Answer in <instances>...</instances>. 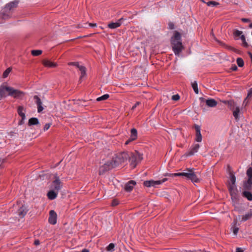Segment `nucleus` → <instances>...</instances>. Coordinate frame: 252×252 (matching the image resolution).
Listing matches in <instances>:
<instances>
[{"label":"nucleus","instance_id":"obj_4","mask_svg":"<svg viewBox=\"0 0 252 252\" xmlns=\"http://www.w3.org/2000/svg\"><path fill=\"white\" fill-rule=\"evenodd\" d=\"M19 1L15 0L7 3L1 10V20H7L11 18L13 9L18 6Z\"/></svg>","mask_w":252,"mask_h":252},{"label":"nucleus","instance_id":"obj_7","mask_svg":"<svg viewBox=\"0 0 252 252\" xmlns=\"http://www.w3.org/2000/svg\"><path fill=\"white\" fill-rule=\"evenodd\" d=\"M248 179L243 182V188L245 190H250L252 188V167H249L246 172Z\"/></svg>","mask_w":252,"mask_h":252},{"label":"nucleus","instance_id":"obj_27","mask_svg":"<svg viewBox=\"0 0 252 252\" xmlns=\"http://www.w3.org/2000/svg\"><path fill=\"white\" fill-rule=\"evenodd\" d=\"M130 138H131V140H136L137 137V130L133 128L131 129L130 131Z\"/></svg>","mask_w":252,"mask_h":252},{"label":"nucleus","instance_id":"obj_16","mask_svg":"<svg viewBox=\"0 0 252 252\" xmlns=\"http://www.w3.org/2000/svg\"><path fill=\"white\" fill-rule=\"evenodd\" d=\"M136 183L135 181L130 180L128 183L126 184L125 186V190L127 192H130L133 188V187L136 185Z\"/></svg>","mask_w":252,"mask_h":252},{"label":"nucleus","instance_id":"obj_28","mask_svg":"<svg viewBox=\"0 0 252 252\" xmlns=\"http://www.w3.org/2000/svg\"><path fill=\"white\" fill-rule=\"evenodd\" d=\"M233 115L234 117L236 120L238 121L239 119V114L240 113V108L239 107H236V109L234 110H232Z\"/></svg>","mask_w":252,"mask_h":252},{"label":"nucleus","instance_id":"obj_59","mask_svg":"<svg viewBox=\"0 0 252 252\" xmlns=\"http://www.w3.org/2000/svg\"><path fill=\"white\" fill-rule=\"evenodd\" d=\"M248 98V97H247L245 99V100H244V102H243V104H245V105H247V103H248V101H247V100Z\"/></svg>","mask_w":252,"mask_h":252},{"label":"nucleus","instance_id":"obj_15","mask_svg":"<svg viewBox=\"0 0 252 252\" xmlns=\"http://www.w3.org/2000/svg\"><path fill=\"white\" fill-rule=\"evenodd\" d=\"M199 147V144H195L188 153H186L184 155V156L186 157H188L193 155L195 153H196L198 151Z\"/></svg>","mask_w":252,"mask_h":252},{"label":"nucleus","instance_id":"obj_19","mask_svg":"<svg viewBox=\"0 0 252 252\" xmlns=\"http://www.w3.org/2000/svg\"><path fill=\"white\" fill-rule=\"evenodd\" d=\"M225 104H227L229 109L231 110H234L236 109V104L233 100H224L222 101Z\"/></svg>","mask_w":252,"mask_h":252},{"label":"nucleus","instance_id":"obj_38","mask_svg":"<svg viewBox=\"0 0 252 252\" xmlns=\"http://www.w3.org/2000/svg\"><path fill=\"white\" fill-rule=\"evenodd\" d=\"M238 66L242 67L244 65V62L243 60L241 58H238L236 60Z\"/></svg>","mask_w":252,"mask_h":252},{"label":"nucleus","instance_id":"obj_29","mask_svg":"<svg viewBox=\"0 0 252 252\" xmlns=\"http://www.w3.org/2000/svg\"><path fill=\"white\" fill-rule=\"evenodd\" d=\"M252 218V211L250 210V212L246 214L245 215L243 216L242 220L243 221H245Z\"/></svg>","mask_w":252,"mask_h":252},{"label":"nucleus","instance_id":"obj_5","mask_svg":"<svg viewBox=\"0 0 252 252\" xmlns=\"http://www.w3.org/2000/svg\"><path fill=\"white\" fill-rule=\"evenodd\" d=\"M230 182L228 183L227 188L232 199H236L237 198L238 190L235 185L236 177L233 172L229 173Z\"/></svg>","mask_w":252,"mask_h":252},{"label":"nucleus","instance_id":"obj_35","mask_svg":"<svg viewBox=\"0 0 252 252\" xmlns=\"http://www.w3.org/2000/svg\"><path fill=\"white\" fill-rule=\"evenodd\" d=\"M240 38L242 41V45L245 48H248L249 47V44L246 41L245 36L244 35H241L240 36Z\"/></svg>","mask_w":252,"mask_h":252},{"label":"nucleus","instance_id":"obj_33","mask_svg":"<svg viewBox=\"0 0 252 252\" xmlns=\"http://www.w3.org/2000/svg\"><path fill=\"white\" fill-rule=\"evenodd\" d=\"M191 86H192V89H193V91L195 92V93L196 94H198L199 91H198V89L197 82L195 81L193 82H192L191 84Z\"/></svg>","mask_w":252,"mask_h":252},{"label":"nucleus","instance_id":"obj_55","mask_svg":"<svg viewBox=\"0 0 252 252\" xmlns=\"http://www.w3.org/2000/svg\"><path fill=\"white\" fill-rule=\"evenodd\" d=\"M199 100L201 101V102H206V101L207 99H206L205 98H204L203 97H201L199 98Z\"/></svg>","mask_w":252,"mask_h":252},{"label":"nucleus","instance_id":"obj_57","mask_svg":"<svg viewBox=\"0 0 252 252\" xmlns=\"http://www.w3.org/2000/svg\"><path fill=\"white\" fill-rule=\"evenodd\" d=\"M244 251L240 248H237L236 249V252H243Z\"/></svg>","mask_w":252,"mask_h":252},{"label":"nucleus","instance_id":"obj_41","mask_svg":"<svg viewBox=\"0 0 252 252\" xmlns=\"http://www.w3.org/2000/svg\"><path fill=\"white\" fill-rule=\"evenodd\" d=\"M115 245L113 243H110L106 248L108 251L113 252L114 251Z\"/></svg>","mask_w":252,"mask_h":252},{"label":"nucleus","instance_id":"obj_32","mask_svg":"<svg viewBox=\"0 0 252 252\" xmlns=\"http://www.w3.org/2000/svg\"><path fill=\"white\" fill-rule=\"evenodd\" d=\"M12 67H8L3 73L2 74V78H6V77H8V75L9 74V73L11 72L12 71Z\"/></svg>","mask_w":252,"mask_h":252},{"label":"nucleus","instance_id":"obj_8","mask_svg":"<svg viewBox=\"0 0 252 252\" xmlns=\"http://www.w3.org/2000/svg\"><path fill=\"white\" fill-rule=\"evenodd\" d=\"M13 207L15 209H17L16 213L21 219L23 218L25 216L29 210L27 207L22 204H17L16 205H13Z\"/></svg>","mask_w":252,"mask_h":252},{"label":"nucleus","instance_id":"obj_49","mask_svg":"<svg viewBox=\"0 0 252 252\" xmlns=\"http://www.w3.org/2000/svg\"><path fill=\"white\" fill-rule=\"evenodd\" d=\"M230 69L232 70V71H237L238 69V67L235 64H232Z\"/></svg>","mask_w":252,"mask_h":252},{"label":"nucleus","instance_id":"obj_18","mask_svg":"<svg viewBox=\"0 0 252 252\" xmlns=\"http://www.w3.org/2000/svg\"><path fill=\"white\" fill-rule=\"evenodd\" d=\"M124 20V19L123 18H121L117 22L109 23L108 25V27L110 29H112L119 27L122 23V21H123Z\"/></svg>","mask_w":252,"mask_h":252},{"label":"nucleus","instance_id":"obj_12","mask_svg":"<svg viewBox=\"0 0 252 252\" xmlns=\"http://www.w3.org/2000/svg\"><path fill=\"white\" fill-rule=\"evenodd\" d=\"M57 215L54 210H51L49 212V217L48 221L49 223L54 225L57 223Z\"/></svg>","mask_w":252,"mask_h":252},{"label":"nucleus","instance_id":"obj_58","mask_svg":"<svg viewBox=\"0 0 252 252\" xmlns=\"http://www.w3.org/2000/svg\"><path fill=\"white\" fill-rule=\"evenodd\" d=\"M89 26L92 27H96V24L95 23H89Z\"/></svg>","mask_w":252,"mask_h":252},{"label":"nucleus","instance_id":"obj_31","mask_svg":"<svg viewBox=\"0 0 252 252\" xmlns=\"http://www.w3.org/2000/svg\"><path fill=\"white\" fill-rule=\"evenodd\" d=\"M220 45L222 46H224V47H225L226 48L228 49V50H232L234 52H236L237 51V49L236 48H234L230 46H228V45H226L225 43L220 41H219L218 40L217 41Z\"/></svg>","mask_w":252,"mask_h":252},{"label":"nucleus","instance_id":"obj_17","mask_svg":"<svg viewBox=\"0 0 252 252\" xmlns=\"http://www.w3.org/2000/svg\"><path fill=\"white\" fill-rule=\"evenodd\" d=\"M33 99L35 100V103L37 106V111L38 113L43 110V107L42 106V102L40 98L37 95H34Z\"/></svg>","mask_w":252,"mask_h":252},{"label":"nucleus","instance_id":"obj_2","mask_svg":"<svg viewBox=\"0 0 252 252\" xmlns=\"http://www.w3.org/2000/svg\"><path fill=\"white\" fill-rule=\"evenodd\" d=\"M187 172L176 173H165L164 176L176 177L185 176L188 180H190L193 184L198 183L200 182L201 179L198 177L196 174L194 172V168H187L186 169Z\"/></svg>","mask_w":252,"mask_h":252},{"label":"nucleus","instance_id":"obj_53","mask_svg":"<svg viewBox=\"0 0 252 252\" xmlns=\"http://www.w3.org/2000/svg\"><path fill=\"white\" fill-rule=\"evenodd\" d=\"M34 244L35 245V246H38L40 244V241L38 239H36L34 241Z\"/></svg>","mask_w":252,"mask_h":252},{"label":"nucleus","instance_id":"obj_51","mask_svg":"<svg viewBox=\"0 0 252 252\" xmlns=\"http://www.w3.org/2000/svg\"><path fill=\"white\" fill-rule=\"evenodd\" d=\"M140 104V102H136V103L132 106L131 109L133 110L138 105H139Z\"/></svg>","mask_w":252,"mask_h":252},{"label":"nucleus","instance_id":"obj_20","mask_svg":"<svg viewBox=\"0 0 252 252\" xmlns=\"http://www.w3.org/2000/svg\"><path fill=\"white\" fill-rule=\"evenodd\" d=\"M26 111V109L23 106H19L17 108V113L18 115L21 117L23 118V119H26V115L25 114V112Z\"/></svg>","mask_w":252,"mask_h":252},{"label":"nucleus","instance_id":"obj_52","mask_svg":"<svg viewBox=\"0 0 252 252\" xmlns=\"http://www.w3.org/2000/svg\"><path fill=\"white\" fill-rule=\"evenodd\" d=\"M24 120L25 119H23V118H21V120L19 121L18 122L19 125H22L24 123Z\"/></svg>","mask_w":252,"mask_h":252},{"label":"nucleus","instance_id":"obj_9","mask_svg":"<svg viewBox=\"0 0 252 252\" xmlns=\"http://www.w3.org/2000/svg\"><path fill=\"white\" fill-rule=\"evenodd\" d=\"M55 180L52 182L51 188L58 192L62 187V183L57 174L54 175Z\"/></svg>","mask_w":252,"mask_h":252},{"label":"nucleus","instance_id":"obj_40","mask_svg":"<svg viewBox=\"0 0 252 252\" xmlns=\"http://www.w3.org/2000/svg\"><path fill=\"white\" fill-rule=\"evenodd\" d=\"M243 32L238 30H235L233 32V34L235 37L241 36Z\"/></svg>","mask_w":252,"mask_h":252},{"label":"nucleus","instance_id":"obj_46","mask_svg":"<svg viewBox=\"0 0 252 252\" xmlns=\"http://www.w3.org/2000/svg\"><path fill=\"white\" fill-rule=\"evenodd\" d=\"M51 125V123L46 124L44 126L43 130L46 131L48 130Z\"/></svg>","mask_w":252,"mask_h":252},{"label":"nucleus","instance_id":"obj_21","mask_svg":"<svg viewBox=\"0 0 252 252\" xmlns=\"http://www.w3.org/2000/svg\"><path fill=\"white\" fill-rule=\"evenodd\" d=\"M57 195L58 192L53 189L49 191L47 193V196L48 198L50 200L55 199L57 197Z\"/></svg>","mask_w":252,"mask_h":252},{"label":"nucleus","instance_id":"obj_42","mask_svg":"<svg viewBox=\"0 0 252 252\" xmlns=\"http://www.w3.org/2000/svg\"><path fill=\"white\" fill-rule=\"evenodd\" d=\"M134 154L136 156L137 161H141L143 159L142 155L140 154L137 151H135V154Z\"/></svg>","mask_w":252,"mask_h":252},{"label":"nucleus","instance_id":"obj_30","mask_svg":"<svg viewBox=\"0 0 252 252\" xmlns=\"http://www.w3.org/2000/svg\"><path fill=\"white\" fill-rule=\"evenodd\" d=\"M86 101L84 100H78L74 102V104L78 106H86L87 104H86Z\"/></svg>","mask_w":252,"mask_h":252},{"label":"nucleus","instance_id":"obj_44","mask_svg":"<svg viewBox=\"0 0 252 252\" xmlns=\"http://www.w3.org/2000/svg\"><path fill=\"white\" fill-rule=\"evenodd\" d=\"M119 204V200L116 199H115L112 200V203H111V205L112 206H116Z\"/></svg>","mask_w":252,"mask_h":252},{"label":"nucleus","instance_id":"obj_24","mask_svg":"<svg viewBox=\"0 0 252 252\" xmlns=\"http://www.w3.org/2000/svg\"><path fill=\"white\" fill-rule=\"evenodd\" d=\"M78 68L80 70L81 73L79 80V82L80 83L82 81V79L86 76V68L84 66L81 65Z\"/></svg>","mask_w":252,"mask_h":252},{"label":"nucleus","instance_id":"obj_50","mask_svg":"<svg viewBox=\"0 0 252 252\" xmlns=\"http://www.w3.org/2000/svg\"><path fill=\"white\" fill-rule=\"evenodd\" d=\"M241 20L242 22L245 23H248L251 21L250 19L248 18H242Z\"/></svg>","mask_w":252,"mask_h":252},{"label":"nucleus","instance_id":"obj_13","mask_svg":"<svg viewBox=\"0 0 252 252\" xmlns=\"http://www.w3.org/2000/svg\"><path fill=\"white\" fill-rule=\"evenodd\" d=\"M129 158L128 159L130 162V165L133 168H135L137 165V159L136 156L134 153L128 152Z\"/></svg>","mask_w":252,"mask_h":252},{"label":"nucleus","instance_id":"obj_14","mask_svg":"<svg viewBox=\"0 0 252 252\" xmlns=\"http://www.w3.org/2000/svg\"><path fill=\"white\" fill-rule=\"evenodd\" d=\"M194 128L196 131L195 140L198 142H200L202 141V135L200 132L201 127L200 126L195 124Z\"/></svg>","mask_w":252,"mask_h":252},{"label":"nucleus","instance_id":"obj_47","mask_svg":"<svg viewBox=\"0 0 252 252\" xmlns=\"http://www.w3.org/2000/svg\"><path fill=\"white\" fill-rule=\"evenodd\" d=\"M168 28L170 30H173L175 28L174 24L172 22L169 23Z\"/></svg>","mask_w":252,"mask_h":252},{"label":"nucleus","instance_id":"obj_25","mask_svg":"<svg viewBox=\"0 0 252 252\" xmlns=\"http://www.w3.org/2000/svg\"><path fill=\"white\" fill-rule=\"evenodd\" d=\"M39 124V122L37 118L32 117L29 120L28 125L29 126H32L33 125H38Z\"/></svg>","mask_w":252,"mask_h":252},{"label":"nucleus","instance_id":"obj_34","mask_svg":"<svg viewBox=\"0 0 252 252\" xmlns=\"http://www.w3.org/2000/svg\"><path fill=\"white\" fill-rule=\"evenodd\" d=\"M42 53V51L40 50H33L31 51V54L33 56H38L41 55Z\"/></svg>","mask_w":252,"mask_h":252},{"label":"nucleus","instance_id":"obj_37","mask_svg":"<svg viewBox=\"0 0 252 252\" xmlns=\"http://www.w3.org/2000/svg\"><path fill=\"white\" fill-rule=\"evenodd\" d=\"M236 223H237V220H234V226H233L231 228V229H232L233 232L235 235H237V234L238 233V231H239V228L238 227H236L235 226V225L236 224Z\"/></svg>","mask_w":252,"mask_h":252},{"label":"nucleus","instance_id":"obj_48","mask_svg":"<svg viewBox=\"0 0 252 252\" xmlns=\"http://www.w3.org/2000/svg\"><path fill=\"white\" fill-rule=\"evenodd\" d=\"M252 97V88L249 90L247 95V97Z\"/></svg>","mask_w":252,"mask_h":252},{"label":"nucleus","instance_id":"obj_61","mask_svg":"<svg viewBox=\"0 0 252 252\" xmlns=\"http://www.w3.org/2000/svg\"><path fill=\"white\" fill-rule=\"evenodd\" d=\"M248 54L249 55V56H250V58L251 59L252 57V53L251 52H248Z\"/></svg>","mask_w":252,"mask_h":252},{"label":"nucleus","instance_id":"obj_45","mask_svg":"<svg viewBox=\"0 0 252 252\" xmlns=\"http://www.w3.org/2000/svg\"><path fill=\"white\" fill-rule=\"evenodd\" d=\"M180 98V95L178 94L173 95L172 96V99L174 101H177V100H179Z\"/></svg>","mask_w":252,"mask_h":252},{"label":"nucleus","instance_id":"obj_3","mask_svg":"<svg viewBox=\"0 0 252 252\" xmlns=\"http://www.w3.org/2000/svg\"><path fill=\"white\" fill-rule=\"evenodd\" d=\"M171 43L172 50L176 55H179L184 49L182 43L181 34L178 31H175L174 36L171 38Z\"/></svg>","mask_w":252,"mask_h":252},{"label":"nucleus","instance_id":"obj_10","mask_svg":"<svg viewBox=\"0 0 252 252\" xmlns=\"http://www.w3.org/2000/svg\"><path fill=\"white\" fill-rule=\"evenodd\" d=\"M115 168L111 160L108 161L99 168V174L103 175L106 172Z\"/></svg>","mask_w":252,"mask_h":252},{"label":"nucleus","instance_id":"obj_26","mask_svg":"<svg viewBox=\"0 0 252 252\" xmlns=\"http://www.w3.org/2000/svg\"><path fill=\"white\" fill-rule=\"evenodd\" d=\"M242 196L246 198L248 200H252V193L249 191L248 190H246L242 192Z\"/></svg>","mask_w":252,"mask_h":252},{"label":"nucleus","instance_id":"obj_39","mask_svg":"<svg viewBox=\"0 0 252 252\" xmlns=\"http://www.w3.org/2000/svg\"><path fill=\"white\" fill-rule=\"evenodd\" d=\"M207 6H210L212 5L213 6H217L220 4V3L215 1H209L206 3Z\"/></svg>","mask_w":252,"mask_h":252},{"label":"nucleus","instance_id":"obj_54","mask_svg":"<svg viewBox=\"0 0 252 252\" xmlns=\"http://www.w3.org/2000/svg\"><path fill=\"white\" fill-rule=\"evenodd\" d=\"M134 141V140H131V138H129L125 143V145H127L130 142H131V141Z\"/></svg>","mask_w":252,"mask_h":252},{"label":"nucleus","instance_id":"obj_43","mask_svg":"<svg viewBox=\"0 0 252 252\" xmlns=\"http://www.w3.org/2000/svg\"><path fill=\"white\" fill-rule=\"evenodd\" d=\"M68 65H73L79 68L81 65H79V63L77 62H69L68 63Z\"/></svg>","mask_w":252,"mask_h":252},{"label":"nucleus","instance_id":"obj_60","mask_svg":"<svg viewBox=\"0 0 252 252\" xmlns=\"http://www.w3.org/2000/svg\"><path fill=\"white\" fill-rule=\"evenodd\" d=\"M81 252H89V251L88 249H84L81 251Z\"/></svg>","mask_w":252,"mask_h":252},{"label":"nucleus","instance_id":"obj_11","mask_svg":"<svg viewBox=\"0 0 252 252\" xmlns=\"http://www.w3.org/2000/svg\"><path fill=\"white\" fill-rule=\"evenodd\" d=\"M167 180V178H163L161 180L158 181H154V180H149V181H144L143 184L144 186L147 187H156L157 185H159Z\"/></svg>","mask_w":252,"mask_h":252},{"label":"nucleus","instance_id":"obj_23","mask_svg":"<svg viewBox=\"0 0 252 252\" xmlns=\"http://www.w3.org/2000/svg\"><path fill=\"white\" fill-rule=\"evenodd\" d=\"M42 63L45 66L48 67H55L57 66V63H52L51 61L47 60H43Z\"/></svg>","mask_w":252,"mask_h":252},{"label":"nucleus","instance_id":"obj_36","mask_svg":"<svg viewBox=\"0 0 252 252\" xmlns=\"http://www.w3.org/2000/svg\"><path fill=\"white\" fill-rule=\"evenodd\" d=\"M109 97V95L108 94H105L101 96H100L96 98V101H100L102 100H105L107 99Z\"/></svg>","mask_w":252,"mask_h":252},{"label":"nucleus","instance_id":"obj_6","mask_svg":"<svg viewBox=\"0 0 252 252\" xmlns=\"http://www.w3.org/2000/svg\"><path fill=\"white\" fill-rule=\"evenodd\" d=\"M129 158L128 152H123L116 155L115 158L111 160L115 167L120 164H124L126 162Z\"/></svg>","mask_w":252,"mask_h":252},{"label":"nucleus","instance_id":"obj_22","mask_svg":"<svg viewBox=\"0 0 252 252\" xmlns=\"http://www.w3.org/2000/svg\"><path fill=\"white\" fill-rule=\"evenodd\" d=\"M206 104L209 107H214L217 106L218 102L213 98H209L206 100Z\"/></svg>","mask_w":252,"mask_h":252},{"label":"nucleus","instance_id":"obj_56","mask_svg":"<svg viewBox=\"0 0 252 252\" xmlns=\"http://www.w3.org/2000/svg\"><path fill=\"white\" fill-rule=\"evenodd\" d=\"M227 171L229 172V174L230 173V172H232L231 171V167L229 165H227Z\"/></svg>","mask_w":252,"mask_h":252},{"label":"nucleus","instance_id":"obj_64","mask_svg":"<svg viewBox=\"0 0 252 252\" xmlns=\"http://www.w3.org/2000/svg\"><path fill=\"white\" fill-rule=\"evenodd\" d=\"M202 2L206 3L207 2L204 0H200Z\"/></svg>","mask_w":252,"mask_h":252},{"label":"nucleus","instance_id":"obj_1","mask_svg":"<svg viewBox=\"0 0 252 252\" xmlns=\"http://www.w3.org/2000/svg\"><path fill=\"white\" fill-rule=\"evenodd\" d=\"M25 95V93L14 88L7 86L3 83L1 85V98L11 96L15 99H22Z\"/></svg>","mask_w":252,"mask_h":252},{"label":"nucleus","instance_id":"obj_62","mask_svg":"<svg viewBox=\"0 0 252 252\" xmlns=\"http://www.w3.org/2000/svg\"><path fill=\"white\" fill-rule=\"evenodd\" d=\"M235 52L236 53H238V54H241V52L240 50H238V49H237V51Z\"/></svg>","mask_w":252,"mask_h":252},{"label":"nucleus","instance_id":"obj_63","mask_svg":"<svg viewBox=\"0 0 252 252\" xmlns=\"http://www.w3.org/2000/svg\"><path fill=\"white\" fill-rule=\"evenodd\" d=\"M249 27L252 28V23L249 25Z\"/></svg>","mask_w":252,"mask_h":252}]
</instances>
